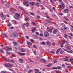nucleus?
<instances>
[{"label":"nucleus","mask_w":73,"mask_h":73,"mask_svg":"<svg viewBox=\"0 0 73 73\" xmlns=\"http://www.w3.org/2000/svg\"><path fill=\"white\" fill-rule=\"evenodd\" d=\"M60 50L61 49L60 48H58L57 49V51L56 52V54H58V52H60Z\"/></svg>","instance_id":"nucleus-15"},{"label":"nucleus","mask_w":73,"mask_h":73,"mask_svg":"<svg viewBox=\"0 0 73 73\" xmlns=\"http://www.w3.org/2000/svg\"><path fill=\"white\" fill-rule=\"evenodd\" d=\"M20 9H21V10H22V11H24L25 10L24 9H23L21 8H20Z\"/></svg>","instance_id":"nucleus-57"},{"label":"nucleus","mask_w":73,"mask_h":73,"mask_svg":"<svg viewBox=\"0 0 73 73\" xmlns=\"http://www.w3.org/2000/svg\"><path fill=\"white\" fill-rule=\"evenodd\" d=\"M1 3H3L4 4V3L5 2L4 1L1 0Z\"/></svg>","instance_id":"nucleus-55"},{"label":"nucleus","mask_w":73,"mask_h":73,"mask_svg":"<svg viewBox=\"0 0 73 73\" xmlns=\"http://www.w3.org/2000/svg\"><path fill=\"white\" fill-rule=\"evenodd\" d=\"M33 53H34L35 55H36V51H34Z\"/></svg>","instance_id":"nucleus-60"},{"label":"nucleus","mask_w":73,"mask_h":73,"mask_svg":"<svg viewBox=\"0 0 73 73\" xmlns=\"http://www.w3.org/2000/svg\"><path fill=\"white\" fill-rule=\"evenodd\" d=\"M54 63H56V62H57V60H55L53 61Z\"/></svg>","instance_id":"nucleus-35"},{"label":"nucleus","mask_w":73,"mask_h":73,"mask_svg":"<svg viewBox=\"0 0 73 73\" xmlns=\"http://www.w3.org/2000/svg\"><path fill=\"white\" fill-rule=\"evenodd\" d=\"M50 1H51V2H52V3H54V2L52 1V0H50Z\"/></svg>","instance_id":"nucleus-53"},{"label":"nucleus","mask_w":73,"mask_h":73,"mask_svg":"<svg viewBox=\"0 0 73 73\" xmlns=\"http://www.w3.org/2000/svg\"><path fill=\"white\" fill-rule=\"evenodd\" d=\"M37 29L33 28V29L32 30V32L33 33H35V31H36V30Z\"/></svg>","instance_id":"nucleus-13"},{"label":"nucleus","mask_w":73,"mask_h":73,"mask_svg":"<svg viewBox=\"0 0 73 73\" xmlns=\"http://www.w3.org/2000/svg\"><path fill=\"white\" fill-rule=\"evenodd\" d=\"M62 43H63V44H65V40H64L62 42Z\"/></svg>","instance_id":"nucleus-54"},{"label":"nucleus","mask_w":73,"mask_h":73,"mask_svg":"<svg viewBox=\"0 0 73 73\" xmlns=\"http://www.w3.org/2000/svg\"><path fill=\"white\" fill-rule=\"evenodd\" d=\"M12 21L13 23H14L15 24H17V22L16 21H15V20H13Z\"/></svg>","instance_id":"nucleus-24"},{"label":"nucleus","mask_w":73,"mask_h":73,"mask_svg":"<svg viewBox=\"0 0 73 73\" xmlns=\"http://www.w3.org/2000/svg\"><path fill=\"white\" fill-rule=\"evenodd\" d=\"M30 41L31 42H33L34 41V40L33 39H31Z\"/></svg>","instance_id":"nucleus-61"},{"label":"nucleus","mask_w":73,"mask_h":73,"mask_svg":"<svg viewBox=\"0 0 73 73\" xmlns=\"http://www.w3.org/2000/svg\"><path fill=\"white\" fill-rule=\"evenodd\" d=\"M62 66L63 67V68H65V65L64 64H63L62 65Z\"/></svg>","instance_id":"nucleus-62"},{"label":"nucleus","mask_w":73,"mask_h":73,"mask_svg":"<svg viewBox=\"0 0 73 73\" xmlns=\"http://www.w3.org/2000/svg\"><path fill=\"white\" fill-rule=\"evenodd\" d=\"M57 68L55 67H53L52 68V69H57Z\"/></svg>","instance_id":"nucleus-52"},{"label":"nucleus","mask_w":73,"mask_h":73,"mask_svg":"<svg viewBox=\"0 0 73 73\" xmlns=\"http://www.w3.org/2000/svg\"><path fill=\"white\" fill-rule=\"evenodd\" d=\"M50 32V33H52V30H53V28H50L49 29Z\"/></svg>","instance_id":"nucleus-20"},{"label":"nucleus","mask_w":73,"mask_h":73,"mask_svg":"<svg viewBox=\"0 0 73 73\" xmlns=\"http://www.w3.org/2000/svg\"><path fill=\"white\" fill-rule=\"evenodd\" d=\"M63 60L64 61H68V59L65 58H63Z\"/></svg>","instance_id":"nucleus-30"},{"label":"nucleus","mask_w":73,"mask_h":73,"mask_svg":"<svg viewBox=\"0 0 73 73\" xmlns=\"http://www.w3.org/2000/svg\"><path fill=\"white\" fill-rule=\"evenodd\" d=\"M51 65H52V64H49L47 65H46V66H47V67H50Z\"/></svg>","instance_id":"nucleus-25"},{"label":"nucleus","mask_w":73,"mask_h":73,"mask_svg":"<svg viewBox=\"0 0 73 73\" xmlns=\"http://www.w3.org/2000/svg\"><path fill=\"white\" fill-rule=\"evenodd\" d=\"M8 54V55H10V53L8 52H6Z\"/></svg>","instance_id":"nucleus-46"},{"label":"nucleus","mask_w":73,"mask_h":73,"mask_svg":"<svg viewBox=\"0 0 73 73\" xmlns=\"http://www.w3.org/2000/svg\"><path fill=\"white\" fill-rule=\"evenodd\" d=\"M64 37H65V38H67V35L66 34H64Z\"/></svg>","instance_id":"nucleus-38"},{"label":"nucleus","mask_w":73,"mask_h":73,"mask_svg":"<svg viewBox=\"0 0 73 73\" xmlns=\"http://www.w3.org/2000/svg\"><path fill=\"white\" fill-rule=\"evenodd\" d=\"M27 44L28 45H30V46H31L32 45V43L30 42L27 41Z\"/></svg>","instance_id":"nucleus-14"},{"label":"nucleus","mask_w":73,"mask_h":73,"mask_svg":"<svg viewBox=\"0 0 73 73\" xmlns=\"http://www.w3.org/2000/svg\"><path fill=\"white\" fill-rule=\"evenodd\" d=\"M13 43L14 44V45L15 46H16L17 45V44L15 42H13Z\"/></svg>","instance_id":"nucleus-19"},{"label":"nucleus","mask_w":73,"mask_h":73,"mask_svg":"<svg viewBox=\"0 0 73 73\" xmlns=\"http://www.w3.org/2000/svg\"><path fill=\"white\" fill-rule=\"evenodd\" d=\"M63 49L64 50V51H66H66H67V50L65 48H63Z\"/></svg>","instance_id":"nucleus-63"},{"label":"nucleus","mask_w":73,"mask_h":73,"mask_svg":"<svg viewBox=\"0 0 73 73\" xmlns=\"http://www.w3.org/2000/svg\"><path fill=\"white\" fill-rule=\"evenodd\" d=\"M40 62H43L44 64H46V62L44 59H41L40 61Z\"/></svg>","instance_id":"nucleus-7"},{"label":"nucleus","mask_w":73,"mask_h":73,"mask_svg":"<svg viewBox=\"0 0 73 73\" xmlns=\"http://www.w3.org/2000/svg\"><path fill=\"white\" fill-rule=\"evenodd\" d=\"M39 35L40 36H43V34H40Z\"/></svg>","instance_id":"nucleus-47"},{"label":"nucleus","mask_w":73,"mask_h":73,"mask_svg":"<svg viewBox=\"0 0 73 73\" xmlns=\"http://www.w3.org/2000/svg\"><path fill=\"white\" fill-rule=\"evenodd\" d=\"M3 35L4 36V37H5L7 38H8V36H7V34H3Z\"/></svg>","instance_id":"nucleus-23"},{"label":"nucleus","mask_w":73,"mask_h":73,"mask_svg":"<svg viewBox=\"0 0 73 73\" xmlns=\"http://www.w3.org/2000/svg\"><path fill=\"white\" fill-rule=\"evenodd\" d=\"M3 58L4 60H6V58L4 56H3Z\"/></svg>","instance_id":"nucleus-49"},{"label":"nucleus","mask_w":73,"mask_h":73,"mask_svg":"<svg viewBox=\"0 0 73 73\" xmlns=\"http://www.w3.org/2000/svg\"><path fill=\"white\" fill-rule=\"evenodd\" d=\"M60 5H61V6L62 5H64V4L63 2H61V3H60Z\"/></svg>","instance_id":"nucleus-37"},{"label":"nucleus","mask_w":73,"mask_h":73,"mask_svg":"<svg viewBox=\"0 0 73 73\" xmlns=\"http://www.w3.org/2000/svg\"><path fill=\"white\" fill-rule=\"evenodd\" d=\"M57 36H59V37H60V36H61V35H60V33H59L57 35Z\"/></svg>","instance_id":"nucleus-34"},{"label":"nucleus","mask_w":73,"mask_h":73,"mask_svg":"<svg viewBox=\"0 0 73 73\" xmlns=\"http://www.w3.org/2000/svg\"><path fill=\"white\" fill-rule=\"evenodd\" d=\"M1 16H2V19L3 20H4V19H5V17L3 14H0Z\"/></svg>","instance_id":"nucleus-12"},{"label":"nucleus","mask_w":73,"mask_h":73,"mask_svg":"<svg viewBox=\"0 0 73 73\" xmlns=\"http://www.w3.org/2000/svg\"><path fill=\"white\" fill-rule=\"evenodd\" d=\"M65 43H66V44H68L69 43V42L67 40H66V41H65Z\"/></svg>","instance_id":"nucleus-50"},{"label":"nucleus","mask_w":73,"mask_h":73,"mask_svg":"<svg viewBox=\"0 0 73 73\" xmlns=\"http://www.w3.org/2000/svg\"><path fill=\"white\" fill-rule=\"evenodd\" d=\"M2 73H6V71H3L1 72Z\"/></svg>","instance_id":"nucleus-51"},{"label":"nucleus","mask_w":73,"mask_h":73,"mask_svg":"<svg viewBox=\"0 0 73 73\" xmlns=\"http://www.w3.org/2000/svg\"><path fill=\"white\" fill-rule=\"evenodd\" d=\"M0 52L1 53H4V51L1 48H0Z\"/></svg>","instance_id":"nucleus-18"},{"label":"nucleus","mask_w":73,"mask_h":73,"mask_svg":"<svg viewBox=\"0 0 73 73\" xmlns=\"http://www.w3.org/2000/svg\"><path fill=\"white\" fill-rule=\"evenodd\" d=\"M69 44H66V48H67V49L68 50H70V48L69 47Z\"/></svg>","instance_id":"nucleus-10"},{"label":"nucleus","mask_w":73,"mask_h":73,"mask_svg":"<svg viewBox=\"0 0 73 73\" xmlns=\"http://www.w3.org/2000/svg\"><path fill=\"white\" fill-rule=\"evenodd\" d=\"M15 15L16 17H18V18H20L21 17L20 14L18 13H15Z\"/></svg>","instance_id":"nucleus-3"},{"label":"nucleus","mask_w":73,"mask_h":73,"mask_svg":"<svg viewBox=\"0 0 73 73\" xmlns=\"http://www.w3.org/2000/svg\"><path fill=\"white\" fill-rule=\"evenodd\" d=\"M9 10L11 12H12L13 13H15V11L11 9H9Z\"/></svg>","instance_id":"nucleus-27"},{"label":"nucleus","mask_w":73,"mask_h":73,"mask_svg":"<svg viewBox=\"0 0 73 73\" xmlns=\"http://www.w3.org/2000/svg\"><path fill=\"white\" fill-rule=\"evenodd\" d=\"M5 66V67H9V68H11L12 66V64H10L9 63L7 64H4Z\"/></svg>","instance_id":"nucleus-2"},{"label":"nucleus","mask_w":73,"mask_h":73,"mask_svg":"<svg viewBox=\"0 0 73 73\" xmlns=\"http://www.w3.org/2000/svg\"><path fill=\"white\" fill-rule=\"evenodd\" d=\"M6 6L7 7H9V5L8 4H6Z\"/></svg>","instance_id":"nucleus-58"},{"label":"nucleus","mask_w":73,"mask_h":73,"mask_svg":"<svg viewBox=\"0 0 73 73\" xmlns=\"http://www.w3.org/2000/svg\"><path fill=\"white\" fill-rule=\"evenodd\" d=\"M25 21H29V20H30V19H29V18L26 17L25 18Z\"/></svg>","instance_id":"nucleus-21"},{"label":"nucleus","mask_w":73,"mask_h":73,"mask_svg":"<svg viewBox=\"0 0 73 73\" xmlns=\"http://www.w3.org/2000/svg\"><path fill=\"white\" fill-rule=\"evenodd\" d=\"M42 45H45V42H42L41 43Z\"/></svg>","instance_id":"nucleus-32"},{"label":"nucleus","mask_w":73,"mask_h":73,"mask_svg":"<svg viewBox=\"0 0 73 73\" xmlns=\"http://www.w3.org/2000/svg\"><path fill=\"white\" fill-rule=\"evenodd\" d=\"M56 69H61V68L60 66H57L56 67Z\"/></svg>","instance_id":"nucleus-33"},{"label":"nucleus","mask_w":73,"mask_h":73,"mask_svg":"<svg viewBox=\"0 0 73 73\" xmlns=\"http://www.w3.org/2000/svg\"><path fill=\"white\" fill-rule=\"evenodd\" d=\"M11 62H12V63H15V61L13 60H11Z\"/></svg>","instance_id":"nucleus-39"},{"label":"nucleus","mask_w":73,"mask_h":73,"mask_svg":"<svg viewBox=\"0 0 73 73\" xmlns=\"http://www.w3.org/2000/svg\"><path fill=\"white\" fill-rule=\"evenodd\" d=\"M52 16H55V14H54V13H52Z\"/></svg>","instance_id":"nucleus-64"},{"label":"nucleus","mask_w":73,"mask_h":73,"mask_svg":"<svg viewBox=\"0 0 73 73\" xmlns=\"http://www.w3.org/2000/svg\"><path fill=\"white\" fill-rule=\"evenodd\" d=\"M69 34L70 36H72L73 35V33H70Z\"/></svg>","instance_id":"nucleus-41"},{"label":"nucleus","mask_w":73,"mask_h":73,"mask_svg":"<svg viewBox=\"0 0 73 73\" xmlns=\"http://www.w3.org/2000/svg\"><path fill=\"white\" fill-rule=\"evenodd\" d=\"M21 50H20V52H25V50L23 48H21Z\"/></svg>","instance_id":"nucleus-16"},{"label":"nucleus","mask_w":73,"mask_h":73,"mask_svg":"<svg viewBox=\"0 0 73 73\" xmlns=\"http://www.w3.org/2000/svg\"><path fill=\"white\" fill-rule=\"evenodd\" d=\"M64 19H66V20L67 21H69V19L68 18L66 17H64Z\"/></svg>","instance_id":"nucleus-28"},{"label":"nucleus","mask_w":73,"mask_h":73,"mask_svg":"<svg viewBox=\"0 0 73 73\" xmlns=\"http://www.w3.org/2000/svg\"><path fill=\"white\" fill-rule=\"evenodd\" d=\"M36 17L37 19H40V17L39 16L36 15Z\"/></svg>","instance_id":"nucleus-43"},{"label":"nucleus","mask_w":73,"mask_h":73,"mask_svg":"<svg viewBox=\"0 0 73 73\" xmlns=\"http://www.w3.org/2000/svg\"><path fill=\"white\" fill-rule=\"evenodd\" d=\"M44 35L45 37H48V36H49V33L47 32H45L44 33Z\"/></svg>","instance_id":"nucleus-5"},{"label":"nucleus","mask_w":73,"mask_h":73,"mask_svg":"<svg viewBox=\"0 0 73 73\" xmlns=\"http://www.w3.org/2000/svg\"><path fill=\"white\" fill-rule=\"evenodd\" d=\"M29 13L31 15H32V16H35V15L33 13H31V12H30Z\"/></svg>","instance_id":"nucleus-26"},{"label":"nucleus","mask_w":73,"mask_h":73,"mask_svg":"<svg viewBox=\"0 0 73 73\" xmlns=\"http://www.w3.org/2000/svg\"><path fill=\"white\" fill-rule=\"evenodd\" d=\"M26 5L27 7H29V5L28 3H27V4H26Z\"/></svg>","instance_id":"nucleus-59"},{"label":"nucleus","mask_w":73,"mask_h":73,"mask_svg":"<svg viewBox=\"0 0 73 73\" xmlns=\"http://www.w3.org/2000/svg\"><path fill=\"white\" fill-rule=\"evenodd\" d=\"M47 44H48V45H49V46H50V45H51V43H50V42H46Z\"/></svg>","instance_id":"nucleus-22"},{"label":"nucleus","mask_w":73,"mask_h":73,"mask_svg":"<svg viewBox=\"0 0 73 73\" xmlns=\"http://www.w3.org/2000/svg\"><path fill=\"white\" fill-rule=\"evenodd\" d=\"M60 8H61L62 9H64L65 8V5L61 6V5H59Z\"/></svg>","instance_id":"nucleus-8"},{"label":"nucleus","mask_w":73,"mask_h":73,"mask_svg":"<svg viewBox=\"0 0 73 73\" xmlns=\"http://www.w3.org/2000/svg\"><path fill=\"white\" fill-rule=\"evenodd\" d=\"M19 62L20 63H21V64H22V63H23V60L22 59L20 58L19 59Z\"/></svg>","instance_id":"nucleus-11"},{"label":"nucleus","mask_w":73,"mask_h":73,"mask_svg":"<svg viewBox=\"0 0 73 73\" xmlns=\"http://www.w3.org/2000/svg\"><path fill=\"white\" fill-rule=\"evenodd\" d=\"M54 34H57L58 33V30L55 29L53 31Z\"/></svg>","instance_id":"nucleus-4"},{"label":"nucleus","mask_w":73,"mask_h":73,"mask_svg":"<svg viewBox=\"0 0 73 73\" xmlns=\"http://www.w3.org/2000/svg\"><path fill=\"white\" fill-rule=\"evenodd\" d=\"M5 49L7 51H9V50H12V48H9L8 46H6L5 47Z\"/></svg>","instance_id":"nucleus-6"},{"label":"nucleus","mask_w":73,"mask_h":73,"mask_svg":"<svg viewBox=\"0 0 73 73\" xmlns=\"http://www.w3.org/2000/svg\"><path fill=\"white\" fill-rule=\"evenodd\" d=\"M64 11L65 13H68V9H66L64 10Z\"/></svg>","instance_id":"nucleus-17"},{"label":"nucleus","mask_w":73,"mask_h":73,"mask_svg":"<svg viewBox=\"0 0 73 73\" xmlns=\"http://www.w3.org/2000/svg\"><path fill=\"white\" fill-rule=\"evenodd\" d=\"M18 52L19 53V54L21 56H25V53H22L20 52Z\"/></svg>","instance_id":"nucleus-9"},{"label":"nucleus","mask_w":73,"mask_h":73,"mask_svg":"<svg viewBox=\"0 0 73 73\" xmlns=\"http://www.w3.org/2000/svg\"><path fill=\"white\" fill-rule=\"evenodd\" d=\"M70 53H73V51H72V50H70Z\"/></svg>","instance_id":"nucleus-48"},{"label":"nucleus","mask_w":73,"mask_h":73,"mask_svg":"<svg viewBox=\"0 0 73 73\" xmlns=\"http://www.w3.org/2000/svg\"><path fill=\"white\" fill-rule=\"evenodd\" d=\"M36 35H37V36H38V35H39V33H38V32H36Z\"/></svg>","instance_id":"nucleus-45"},{"label":"nucleus","mask_w":73,"mask_h":73,"mask_svg":"<svg viewBox=\"0 0 73 73\" xmlns=\"http://www.w3.org/2000/svg\"><path fill=\"white\" fill-rule=\"evenodd\" d=\"M27 3L26 2H23V4L24 5H26L27 4Z\"/></svg>","instance_id":"nucleus-42"},{"label":"nucleus","mask_w":73,"mask_h":73,"mask_svg":"<svg viewBox=\"0 0 73 73\" xmlns=\"http://www.w3.org/2000/svg\"><path fill=\"white\" fill-rule=\"evenodd\" d=\"M66 65H71V64H67V63H66Z\"/></svg>","instance_id":"nucleus-44"},{"label":"nucleus","mask_w":73,"mask_h":73,"mask_svg":"<svg viewBox=\"0 0 73 73\" xmlns=\"http://www.w3.org/2000/svg\"><path fill=\"white\" fill-rule=\"evenodd\" d=\"M11 36H14V37H18V35H17V33H11L10 34Z\"/></svg>","instance_id":"nucleus-1"},{"label":"nucleus","mask_w":73,"mask_h":73,"mask_svg":"<svg viewBox=\"0 0 73 73\" xmlns=\"http://www.w3.org/2000/svg\"><path fill=\"white\" fill-rule=\"evenodd\" d=\"M50 52L52 53V54H55V53H54V52L53 51H51Z\"/></svg>","instance_id":"nucleus-40"},{"label":"nucleus","mask_w":73,"mask_h":73,"mask_svg":"<svg viewBox=\"0 0 73 73\" xmlns=\"http://www.w3.org/2000/svg\"><path fill=\"white\" fill-rule=\"evenodd\" d=\"M14 18L15 19H16V20H19V19L18 18V17H14Z\"/></svg>","instance_id":"nucleus-29"},{"label":"nucleus","mask_w":73,"mask_h":73,"mask_svg":"<svg viewBox=\"0 0 73 73\" xmlns=\"http://www.w3.org/2000/svg\"><path fill=\"white\" fill-rule=\"evenodd\" d=\"M11 25H12V24L11 23H9L7 24V26L8 27H11Z\"/></svg>","instance_id":"nucleus-31"},{"label":"nucleus","mask_w":73,"mask_h":73,"mask_svg":"<svg viewBox=\"0 0 73 73\" xmlns=\"http://www.w3.org/2000/svg\"><path fill=\"white\" fill-rule=\"evenodd\" d=\"M32 24H33V25H35V22H32Z\"/></svg>","instance_id":"nucleus-56"},{"label":"nucleus","mask_w":73,"mask_h":73,"mask_svg":"<svg viewBox=\"0 0 73 73\" xmlns=\"http://www.w3.org/2000/svg\"><path fill=\"white\" fill-rule=\"evenodd\" d=\"M35 70L36 72H39V70L37 69H34Z\"/></svg>","instance_id":"nucleus-36"}]
</instances>
